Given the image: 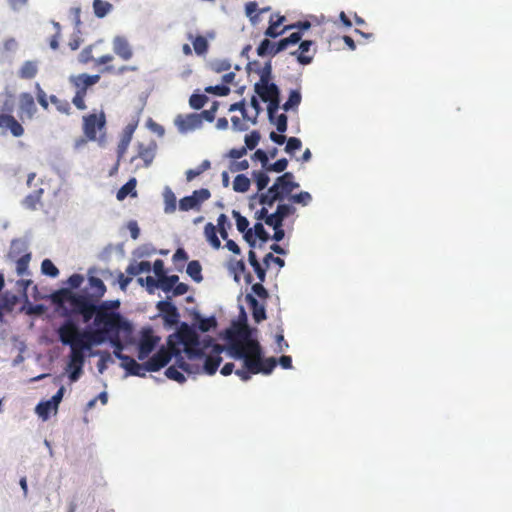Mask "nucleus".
I'll list each match as a JSON object with an SVG mask.
<instances>
[{
	"label": "nucleus",
	"mask_w": 512,
	"mask_h": 512,
	"mask_svg": "<svg viewBox=\"0 0 512 512\" xmlns=\"http://www.w3.org/2000/svg\"><path fill=\"white\" fill-rule=\"evenodd\" d=\"M228 353L234 359H242L243 367L237 369L235 374L244 382L251 379V375L259 373L268 375L277 366L274 357L263 358L259 342L250 338V331L246 325L237 331L228 330Z\"/></svg>",
	"instance_id": "obj_1"
},
{
	"label": "nucleus",
	"mask_w": 512,
	"mask_h": 512,
	"mask_svg": "<svg viewBox=\"0 0 512 512\" xmlns=\"http://www.w3.org/2000/svg\"><path fill=\"white\" fill-rule=\"evenodd\" d=\"M71 301L77 313L87 318L94 315L95 324L105 334H119L128 332V319L119 311H111L112 305L109 300L97 303L96 300L85 296L83 293H74Z\"/></svg>",
	"instance_id": "obj_2"
},
{
	"label": "nucleus",
	"mask_w": 512,
	"mask_h": 512,
	"mask_svg": "<svg viewBox=\"0 0 512 512\" xmlns=\"http://www.w3.org/2000/svg\"><path fill=\"white\" fill-rule=\"evenodd\" d=\"M299 187V183L295 182L294 175L291 172H285L277 177L273 185L261 194H254L251 200L258 199L261 205L272 207L275 202L283 201L291 196L293 190Z\"/></svg>",
	"instance_id": "obj_3"
},
{
	"label": "nucleus",
	"mask_w": 512,
	"mask_h": 512,
	"mask_svg": "<svg viewBox=\"0 0 512 512\" xmlns=\"http://www.w3.org/2000/svg\"><path fill=\"white\" fill-rule=\"evenodd\" d=\"M173 356L177 358L178 367H180L184 372L191 374L198 371V367L194 368L193 365L184 360L180 348L174 347L173 339L167 340V348L161 347L156 354L145 362L146 370L149 372H156L160 370L170 362Z\"/></svg>",
	"instance_id": "obj_4"
},
{
	"label": "nucleus",
	"mask_w": 512,
	"mask_h": 512,
	"mask_svg": "<svg viewBox=\"0 0 512 512\" xmlns=\"http://www.w3.org/2000/svg\"><path fill=\"white\" fill-rule=\"evenodd\" d=\"M171 339H173L174 347L184 346V352L189 359L202 358L204 356L202 348H200L197 332L187 323H182L177 332L168 337V340Z\"/></svg>",
	"instance_id": "obj_5"
},
{
	"label": "nucleus",
	"mask_w": 512,
	"mask_h": 512,
	"mask_svg": "<svg viewBox=\"0 0 512 512\" xmlns=\"http://www.w3.org/2000/svg\"><path fill=\"white\" fill-rule=\"evenodd\" d=\"M301 38V32H294L290 36L281 39L277 43H273L269 39H264L257 47V54L260 57H264L266 55H270L273 57L279 52L286 50L289 46L295 45L298 42H300Z\"/></svg>",
	"instance_id": "obj_6"
},
{
	"label": "nucleus",
	"mask_w": 512,
	"mask_h": 512,
	"mask_svg": "<svg viewBox=\"0 0 512 512\" xmlns=\"http://www.w3.org/2000/svg\"><path fill=\"white\" fill-rule=\"evenodd\" d=\"M107 271L92 267L88 270L87 280L88 284L84 288L83 293H87L89 298L98 300L104 296L106 292V286L99 275H104Z\"/></svg>",
	"instance_id": "obj_7"
},
{
	"label": "nucleus",
	"mask_w": 512,
	"mask_h": 512,
	"mask_svg": "<svg viewBox=\"0 0 512 512\" xmlns=\"http://www.w3.org/2000/svg\"><path fill=\"white\" fill-rule=\"evenodd\" d=\"M106 125L105 113L101 111L99 114L91 113L83 116V132L85 137L90 141L96 140L98 131H102Z\"/></svg>",
	"instance_id": "obj_8"
},
{
	"label": "nucleus",
	"mask_w": 512,
	"mask_h": 512,
	"mask_svg": "<svg viewBox=\"0 0 512 512\" xmlns=\"http://www.w3.org/2000/svg\"><path fill=\"white\" fill-rule=\"evenodd\" d=\"M211 197V193L207 188H201L193 191L192 195L183 197L179 201V209L181 211L197 210L199 211L203 202Z\"/></svg>",
	"instance_id": "obj_9"
},
{
	"label": "nucleus",
	"mask_w": 512,
	"mask_h": 512,
	"mask_svg": "<svg viewBox=\"0 0 512 512\" xmlns=\"http://www.w3.org/2000/svg\"><path fill=\"white\" fill-rule=\"evenodd\" d=\"M175 125L181 133L196 130L202 126L201 115L190 113L186 115L179 114L175 118Z\"/></svg>",
	"instance_id": "obj_10"
},
{
	"label": "nucleus",
	"mask_w": 512,
	"mask_h": 512,
	"mask_svg": "<svg viewBox=\"0 0 512 512\" xmlns=\"http://www.w3.org/2000/svg\"><path fill=\"white\" fill-rule=\"evenodd\" d=\"M78 330V327L71 320L65 321L58 328L59 341L64 346L72 347L74 339L79 336Z\"/></svg>",
	"instance_id": "obj_11"
},
{
	"label": "nucleus",
	"mask_w": 512,
	"mask_h": 512,
	"mask_svg": "<svg viewBox=\"0 0 512 512\" xmlns=\"http://www.w3.org/2000/svg\"><path fill=\"white\" fill-rule=\"evenodd\" d=\"M224 350V347L220 344L212 345V353L205 358L203 370L208 375H213L216 373L220 363L222 362V358L220 354Z\"/></svg>",
	"instance_id": "obj_12"
},
{
	"label": "nucleus",
	"mask_w": 512,
	"mask_h": 512,
	"mask_svg": "<svg viewBox=\"0 0 512 512\" xmlns=\"http://www.w3.org/2000/svg\"><path fill=\"white\" fill-rule=\"evenodd\" d=\"M157 309L163 316V319L168 325H175L179 321V313L175 305L169 301H159Z\"/></svg>",
	"instance_id": "obj_13"
},
{
	"label": "nucleus",
	"mask_w": 512,
	"mask_h": 512,
	"mask_svg": "<svg viewBox=\"0 0 512 512\" xmlns=\"http://www.w3.org/2000/svg\"><path fill=\"white\" fill-rule=\"evenodd\" d=\"M37 112V107L33 96L28 92H23L19 95V113L23 119L25 115L28 119H32Z\"/></svg>",
	"instance_id": "obj_14"
},
{
	"label": "nucleus",
	"mask_w": 512,
	"mask_h": 512,
	"mask_svg": "<svg viewBox=\"0 0 512 512\" xmlns=\"http://www.w3.org/2000/svg\"><path fill=\"white\" fill-rule=\"evenodd\" d=\"M108 342V339L101 335H90L87 341L81 345V350L89 357H96L100 355V351H95L94 348Z\"/></svg>",
	"instance_id": "obj_15"
},
{
	"label": "nucleus",
	"mask_w": 512,
	"mask_h": 512,
	"mask_svg": "<svg viewBox=\"0 0 512 512\" xmlns=\"http://www.w3.org/2000/svg\"><path fill=\"white\" fill-rule=\"evenodd\" d=\"M314 42L311 40H304L300 43L298 49L291 53L295 56L297 61L302 65H308L313 60V54H308Z\"/></svg>",
	"instance_id": "obj_16"
},
{
	"label": "nucleus",
	"mask_w": 512,
	"mask_h": 512,
	"mask_svg": "<svg viewBox=\"0 0 512 512\" xmlns=\"http://www.w3.org/2000/svg\"><path fill=\"white\" fill-rule=\"evenodd\" d=\"M159 341V338L153 336L150 332L143 334L139 344V359L147 357L155 348Z\"/></svg>",
	"instance_id": "obj_17"
},
{
	"label": "nucleus",
	"mask_w": 512,
	"mask_h": 512,
	"mask_svg": "<svg viewBox=\"0 0 512 512\" xmlns=\"http://www.w3.org/2000/svg\"><path fill=\"white\" fill-rule=\"evenodd\" d=\"M254 89L264 102H267L268 100L273 99L276 95H279V89L274 83H256Z\"/></svg>",
	"instance_id": "obj_18"
},
{
	"label": "nucleus",
	"mask_w": 512,
	"mask_h": 512,
	"mask_svg": "<svg viewBox=\"0 0 512 512\" xmlns=\"http://www.w3.org/2000/svg\"><path fill=\"white\" fill-rule=\"evenodd\" d=\"M59 407H56L49 399L41 400L34 408L35 414L42 420L47 421L50 419L53 412H57Z\"/></svg>",
	"instance_id": "obj_19"
},
{
	"label": "nucleus",
	"mask_w": 512,
	"mask_h": 512,
	"mask_svg": "<svg viewBox=\"0 0 512 512\" xmlns=\"http://www.w3.org/2000/svg\"><path fill=\"white\" fill-rule=\"evenodd\" d=\"M0 128L9 130L17 138L24 134L22 124L15 117H0Z\"/></svg>",
	"instance_id": "obj_20"
},
{
	"label": "nucleus",
	"mask_w": 512,
	"mask_h": 512,
	"mask_svg": "<svg viewBox=\"0 0 512 512\" xmlns=\"http://www.w3.org/2000/svg\"><path fill=\"white\" fill-rule=\"evenodd\" d=\"M109 343L114 349V356L120 360V367L124 371L123 378H128V356L123 354V350L126 348V345H123L116 340H111Z\"/></svg>",
	"instance_id": "obj_21"
},
{
	"label": "nucleus",
	"mask_w": 512,
	"mask_h": 512,
	"mask_svg": "<svg viewBox=\"0 0 512 512\" xmlns=\"http://www.w3.org/2000/svg\"><path fill=\"white\" fill-rule=\"evenodd\" d=\"M246 302L252 310V315L255 322L260 323L266 319L265 307L260 304L252 294L246 295Z\"/></svg>",
	"instance_id": "obj_22"
},
{
	"label": "nucleus",
	"mask_w": 512,
	"mask_h": 512,
	"mask_svg": "<svg viewBox=\"0 0 512 512\" xmlns=\"http://www.w3.org/2000/svg\"><path fill=\"white\" fill-rule=\"evenodd\" d=\"M38 61H25L18 71V77L25 80L33 79L38 73Z\"/></svg>",
	"instance_id": "obj_23"
},
{
	"label": "nucleus",
	"mask_w": 512,
	"mask_h": 512,
	"mask_svg": "<svg viewBox=\"0 0 512 512\" xmlns=\"http://www.w3.org/2000/svg\"><path fill=\"white\" fill-rule=\"evenodd\" d=\"M284 21H285L284 16H277V19L274 20V16L272 15L270 18V21H269V26L264 33L265 36L271 37V38H276L279 35L283 34L287 30V29H285V27L280 29V26L282 25V23Z\"/></svg>",
	"instance_id": "obj_24"
},
{
	"label": "nucleus",
	"mask_w": 512,
	"mask_h": 512,
	"mask_svg": "<svg viewBox=\"0 0 512 512\" xmlns=\"http://www.w3.org/2000/svg\"><path fill=\"white\" fill-rule=\"evenodd\" d=\"M69 82L76 88L77 93L84 95H86L88 89L92 87L86 78V73L71 75L69 77Z\"/></svg>",
	"instance_id": "obj_25"
},
{
	"label": "nucleus",
	"mask_w": 512,
	"mask_h": 512,
	"mask_svg": "<svg viewBox=\"0 0 512 512\" xmlns=\"http://www.w3.org/2000/svg\"><path fill=\"white\" fill-rule=\"evenodd\" d=\"M127 147H128V125H126L122 129V137H121L120 143L118 145V152H117L118 161L111 168V170L109 172L110 176H113L115 174V172L118 170L119 161H120V159H122L124 157Z\"/></svg>",
	"instance_id": "obj_26"
},
{
	"label": "nucleus",
	"mask_w": 512,
	"mask_h": 512,
	"mask_svg": "<svg viewBox=\"0 0 512 512\" xmlns=\"http://www.w3.org/2000/svg\"><path fill=\"white\" fill-rule=\"evenodd\" d=\"M248 261H249L250 265L253 267L254 272L256 273L257 278L259 279V282H264L266 279V271L268 268H266V266L263 267L259 263V261L257 259V255H256L255 251L252 249L248 253Z\"/></svg>",
	"instance_id": "obj_27"
},
{
	"label": "nucleus",
	"mask_w": 512,
	"mask_h": 512,
	"mask_svg": "<svg viewBox=\"0 0 512 512\" xmlns=\"http://www.w3.org/2000/svg\"><path fill=\"white\" fill-rule=\"evenodd\" d=\"M164 198V212L167 214L174 213L176 211V196L170 187H165L163 192Z\"/></svg>",
	"instance_id": "obj_28"
},
{
	"label": "nucleus",
	"mask_w": 512,
	"mask_h": 512,
	"mask_svg": "<svg viewBox=\"0 0 512 512\" xmlns=\"http://www.w3.org/2000/svg\"><path fill=\"white\" fill-rule=\"evenodd\" d=\"M113 51L124 60H128V41L125 37L116 36L113 39Z\"/></svg>",
	"instance_id": "obj_29"
},
{
	"label": "nucleus",
	"mask_w": 512,
	"mask_h": 512,
	"mask_svg": "<svg viewBox=\"0 0 512 512\" xmlns=\"http://www.w3.org/2000/svg\"><path fill=\"white\" fill-rule=\"evenodd\" d=\"M18 301V297L11 293V292H4L3 294H0V307L1 311L4 313V311L10 312L13 310L14 306L16 305Z\"/></svg>",
	"instance_id": "obj_30"
},
{
	"label": "nucleus",
	"mask_w": 512,
	"mask_h": 512,
	"mask_svg": "<svg viewBox=\"0 0 512 512\" xmlns=\"http://www.w3.org/2000/svg\"><path fill=\"white\" fill-rule=\"evenodd\" d=\"M65 373L71 383L77 382L84 373L83 363L80 365H72V363H66Z\"/></svg>",
	"instance_id": "obj_31"
},
{
	"label": "nucleus",
	"mask_w": 512,
	"mask_h": 512,
	"mask_svg": "<svg viewBox=\"0 0 512 512\" xmlns=\"http://www.w3.org/2000/svg\"><path fill=\"white\" fill-rule=\"evenodd\" d=\"M43 193L44 190L42 188L33 191L22 200V205L27 209L36 210V205L40 202Z\"/></svg>",
	"instance_id": "obj_32"
},
{
	"label": "nucleus",
	"mask_w": 512,
	"mask_h": 512,
	"mask_svg": "<svg viewBox=\"0 0 512 512\" xmlns=\"http://www.w3.org/2000/svg\"><path fill=\"white\" fill-rule=\"evenodd\" d=\"M112 8H113L112 4L107 1L93 0V10H94V14L97 18L106 17L110 13Z\"/></svg>",
	"instance_id": "obj_33"
},
{
	"label": "nucleus",
	"mask_w": 512,
	"mask_h": 512,
	"mask_svg": "<svg viewBox=\"0 0 512 512\" xmlns=\"http://www.w3.org/2000/svg\"><path fill=\"white\" fill-rule=\"evenodd\" d=\"M204 234L214 249H219L221 247V242L217 236L216 227L212 223H207L205 225Z\"/></svg>",
	"instance_id": "obj_34"
},
{
	"label": "nucleus",
	"mask_w": 512,
	"mask_h": 512,
	"mask_svg": "<svg viewBox=\"0 0 512 512\" xmlns=\"http://www.w3.org/2000/svg\"><path fill=\"white\" fill-rule=\"evenodd\" d=\"M252 176L257 187L256 194H261L260 192H262L270 182L267 171H253Z\"/></svg>",
	"instance_id": "obj_35"
},
{
	"label": "nucleus",
	"mask_w": 512,
	"mask_h": 512,
	"mask_svg": "<svg viewBox=\"0 0 512 512\" xmlns=\"http://www.w3.org/2000/svg\"><path fill=\"white\" fill-rule=\"evenodd\" d=\"M186 272L197 283L203 280L202 267L197 260H192L188 263Z\"/></svg>",
	"instance_id": "obj_36"
},
{
	"label": "nucleus",
	"mask_w": 512,
	"mask_h": 512,
	"mask_svg": "<svg viewBox=\"0 0 512 512\" xmlns=\"http://www.w3.org/2000/svg\"><path fill=\"white\" fill-rule=\"evenodd\" d=\"M178 280L179 277L177 275L167 276L166 274H164L163 276L158 278V287H160L164 292H170L171 290H173Z\"/></svg>",
	"instance_id": "obj_37"
},
{
	"label": "nucleus",
	"mask_w": 512,
	"mask_h": 512,
	"mask_svg": "<svg viewBox=\"0 0 512 512\" xmlns=\"http://www.w3.org/2000/svg\"><path fill=\"white\" fill-rule=\"evenodd\" d=\"M250 185V179L244 174H239L233 181V190L235 192L245 193L249 190Z\"/></svg>",
	"instance_id": "obj_38"
},
{
	"label": "nucleus",
	"mask_w": 512,
	"mask_h": 512,
	"mask_svg": "<svg viewBox=\"0 0 512 512\" xmlns=\"http://www.w3.org/2000/svg\"><path fill=\"white\" fill-rule=\"evenodd\" d=\"M15 108V101L11 94L7 95L0 107V117H14L13 111Z\"/></svg>",
	"instance_id": "obj_39"
},
{
	"label": "nucleus",
	"mask_w": 512,
	"mask_h": 512,
	"mask_svg": "<svg viewBox=\"0 0 512 512\" xmlns=\"http://www.w3.org/2000/svg\"><path fill=\"white\" fill-rule=\"evenodd\" d=\"M31 253H25L16 261V272L19 276L29 275V262Z\"/></svg>",
	"instance_id": "obj_40"
},
{
	"label": "nucleus",
	"mask_w": 512,
	"mask_h": 512,
	"mask_svg": "<svg viewBox=\"0 0 512 512\" xmlns=\"http://www.w3.org/2000/svg\"><path fill=\"white\" fill-rule=\"evenodd\" d=\"M41 273L45 276L56 278L59 275V269L52 262L51 259L45 258L41 262Z\"/></svg>",
	"instance_id": "obj_41"
},
{
	"label": "nucleus",
	"mask_w": 512,
	"mask_h": 512,
	"mask_svg": "<svg viewBox=\"0 0 512 512\" xmlns=\"http://www.w3.org/2000/svg\"><path fill=\"white\" fill-rule=\"evenodd\" d=\"M302 100L299 90H292L289 94L287 101L283 104V109L289 111L290 109L297 108Z\"/></svg>",
	"instance_id": "obj_42"
},
{
	"label": "nucleus",
	"mask_w": 512,
	"mask_h": 512,
	"mask_svg": "<svg viewBox=\"0 0 512 512\" xmlns=\"http://www.w3.org/2000/svg\"><path fill=\"white\" fill-rule=\"evenodd\" d=\"M195 319L198 321V328L202 332H208L217 326V321L213 316L209 318H202L199 314H196Z\"/></svg>",
	"instance_id": "obj_43"
},
{
	"label": "nucleus",
	"mask_w": 512,
	"mask_h": 512,
	"mask_svg": "<svg viewBox=\"0 0 512 512\" xmlns=\"http://www.w3.org/2000/svg\"><path fill=\"white\" fill-rule=\"evenodd\" d=\"M70 356L67 358L66 363H72V365H80V363H83V366L85 365V356L84 352L80 349L75 348V344L70 347Z\"/></svg>",
	"instance_id": "obj_44"
},
{
	"label": "nucleus",
	"mask_w": 512,
	"mask_h": 512,
	"mask_svg": "<svg viewBox=\"0 0 512 512\" xmlns=\"http://www.w3.org/2000/svg\"><path fill=\"white\" fill-rule=\"evenodd\" d=\"M179 369L181 368L178 367V364L176 363L175 365H172L166 369L165 375L171 380H174L178 383H183L185 382L186 378L183 373L179 371Z\"/></svg>",
	"instance_id": "obj_45"
},
{
	"label": "nucleus",
	"mask_w": 512,
	"mask_h": 512,
	"mask_svg": "<svg viewBox=\"0 0 512 512\" xmlns=\"http://www.w3.org/2000/svg\"><path fill=\"white\" fill-rule=\"evenodd\" d=\"M49 100L52 104L56 106V109L64 114H70V104L66 100H60L56 95H50Z\"/></svg>",
	"instance_id": "obj_46"
},
{
	"label": "nucleus",
	"mask_w": 512,
	"mask_h": 512,
	"mask_svg": "<svg viewBox=\"0 0 512 512\" xmlns=\"http://www.w3.org/2000/svg\"><path fill=\"white\" fill-rule=\"evenodd\" d=\"M207 101L208 97L205 94L194 93L190 96L189 105L193 109L199 110L206 104Z\"/></svg>",
	"instance_id": "obj_47"
},
{
	"label": "nucleus",
	"mask_w": 512,
	"mask_h": 512,
	"mask_svg": "<svg viewBox=\"0 0 512 512\" xmlns=\"http://www.w3.org/2000/svg\"><path fill=\"white\" fill-rule=\"evenodd\" d=\"M288 200L293 203H297V204L306 206L311 202L312 197L309 192L302 191L298 194H293V195L291 194V196H289Z\"/></svg>",
	"instance_id": "obj_48"
},
{
	"label": "nucleus",
	"mask_w": 512,
	"mask_h": 512,
	"mask_svg": "<svg viewBox=\"0 0 512 512\" xmlns=\"http://www.w3.org/2000/svg\"><path fill=\"white\" fill-rule=\"evenodd\" d=\"M97 356L99 357L97 369L102 374L108 368L109 363H114V359L111 354L104 352H100V355Z\"/></svg>",
	"instance_id": "obj_49"
},
{
	"label": "nucleus",
	"mask_w": 512,
	"mask_h": 512,
	"mask_svg": "<svg viewBox=\"0 0 512 512\" xmlns=\"http://www.w3.org/2000/svg\"><path fill=\"white\" fill-rule=\"evenodd\" d=\"M287 166H288V160L286 158H281L274 163H268L265 170L267 172L281 173L286 170Z\"/></svg>",
	"instance_id": "obj_50"
},
{
	"label": "nucleus",
	"mask_w": 512,
	"mask_h": 512,
	"mask_svg": "<svg viewBox=\"0 0 512 512\" xmlns=\"http://www.w3.org/2000/svg\"><path fill=\"white\" fill-rule=\"evenodd\" d=\"M84 282V276L82 274L73 273L66 280V285L68 288L76 290L79 289Z\"/></svg>",
	"instance_id": "obj_51"
},
{
	"label": "nucleus",
	"mask_w": 512,
	"mask_h": 512,
	"mask_svg": "<svg viewBox=\"0 0 512 512\" xmlns=\"http://www.w3.org/2000/svg\"><path fill=\"white\" fill-rule=\"evenodd\" d=\"M232 214H233V217L236 220V227H237L239 232L244 233L248 229H250L249 228V221L247 220L246 217L242 216L240 214V212H238L236 210H233Z\"/></svg>",
	"instance_id": "obj_52"
},
{
	"label": "nucleus",
	"mask_w": 512,
	"mask_h": 512,
	"mask_svg": "<svg viewBox=\"0 0 512 512\" xmlns=\"http://www.w3.org/2000/svg\"><path fill=\"white\" fill-rule=\"evenodd\" d=\"M146 372H149L146 370V363L139 364L134 359L130 358V375L145 376Z\"/></svg>",
	"instance_id": "obj_53"
},
{
	"label": "nucleus",
	"mask_w": 512,
	"mask_h": 512,
	"mask_svg": "<svg viewBox=\"0 0 512 512\" xmlns=\"http://www.w3.org/2000/svg\"><path fill=\"white\" fill-rule=\"evenodd\" d=\"M151 270V264L148 261H141L136 265H130V275H137L140 273H148Z\"/></svg>",
	"instance_id": "obj_54"
},
{
	"label": "nucleus",
	"mask_w": 512,
	"mask_h": 512,
	"mask_svg": "<svg viewBox=\"0 0 512 512\" xmlns=\"http://www.w3.org/2000/svg\"><path fill=\"white\" fill-rule=\"evenodd\" d=\"M276 212L283 220H285L286 217L293 215L296 212V208L291 204L282 203L278 204Z\"/></svg>",
	"instance_id": "obj_55"
},
{
	"label": "nucleus",
	"mask_w": 512,
	"mask_h": 512,
	"mask_svg": "<svg viewBox=\"0 0 512 512\" xmlns=\"http://www.w3.org/2000/svg\"><path fill=\"white\" fill-rule=\"evenodd\" d=\"M217 225L219 227V233H220L221 237L224 240H227L228 232H227L226 226L230 227V223L228 222V218L225 214L219 215V217L217 219Z\"/></svg>",
	"instance_id": "obj_56"
},
{
	"label": "nucleus",
	"mask_w": 512,
	"mask_h": 512,
	"mask_svg": "<svg viewBox=\"0 0 512 512\" xmlns=\"http://www.w3.org/2000/svg\"><path fill=\"white\" fill-rule=\"evenodd\" d=\"M35 88H36V99H37L38 103L40 104V106L43 109L47 110L49 107V103H48L46 92L41 88L39 83H36Z\"/></svg>",
	"instance_id": "obj_57"
},
{
	"label": "nucleus",
	"mask_w": 512,
	"mask_h": 512,
	"mask_svg": "<svg viewBox=\"0 0 512 512\" xmlns=\"http://www.w3.org/2000/svg\"><path fill=\"white\" fill-rule=\"evenodd\" d=\"M260 141V133L258 131H252L250 134L245 136V147L247 149H254Z\"/></svg>",
	"instance_id": "obj_58"
},
{
	"label": "nucleus",
	"mask_w": 512,
	"mask_h": 512,
	"mask_svg": "<svg viewBox=\"0 0 512 512\" xmlns=\"http://www.w3.org/2000/svg\"><path fill=\"white\" fill-rule=\"evenodd\" d=\"M256 238H259L263 243L267 242L270 238L268 232L265 230L262 223L258 222L252 228Z\"/></svg>",
	"instance_id": "obj_59"
},
{
	"label": "nucleus",
	"mask_w": 512,
	"mask_h": 512,
	"mask_svg": "<svg viewBox=\"0 0 512 512\" xmlns=\"http://www.w3.org/2000/svg\"><path fill=\"white\" fill-rule=\"evenodd\" d=\"M193 47L197 54L201 55L208 49V42L203 36H198L193 41Z\"/></svg>",
	"instance_id": "obj_60"
},
{
	"label": "nucleus",
	"mask_w": 512,
	"mask_h": 512,
	"mask_svg": "<svg viewBox=\"0 0 512 512\" xmlns=\"http://www.w3.org/2000/svg\"><path fill=\"white\" fill-rule=\"evenodd\" d=\"M284 220L280 217V215L275 211L272 214H269L268 217H266L265 224L274 228L283 227Z\"/></svg>",
	"instance_id": "obj_61"
},
{
	"label": "nucleus",
	"mask_w": 512,
	"mask_h": 512,
	"mask_svg": "<svg viewBox=\"0 0 512 512\" xmlns=\"http://www.w3.org/2000/svg\"><path fill=\"white\" fill-rule=\"evenodd\" d=\"M138 157L143 159V161L145 162L146 165H149L154 158V152L151 148H149V147L144 148L142 145H140L139 151H138Z\"/></svg>",
	"instance_id": "obj_62"
},
{
	"label": "nucleus",
	"mask_w": 512,
	"mask_h": 512,
	"mask_svg": "<svg viewBox=\"0 0 512 512\" xmlns=\"http://www.w3.org/2000/svg\"><path fill=\"white\" fill-rule=\"evenodd\" d=\"M205 91L218 96H226L230 93V88L226 85H215L206 87Z\"/></svg>",
	"instance_id": "obj_63"
},
{
	"label": "nucleus",
	"mask_w": 512,
	"mask_h": 512,
	"mask_svg": "<svg viewBox=\"0 0 512 512\" xmlns=\"http://www.w3.org/2000/svg\"><path fill=\"white\" fill-rule=\"evenodd\" d=\"M302 147V142L297 137H290L287 140V144L285 147V151L289 154L293 153L296 150H299Z\"/></svg>",
	"instance_id": "obj_64"
}]
</instances>
